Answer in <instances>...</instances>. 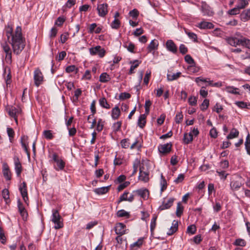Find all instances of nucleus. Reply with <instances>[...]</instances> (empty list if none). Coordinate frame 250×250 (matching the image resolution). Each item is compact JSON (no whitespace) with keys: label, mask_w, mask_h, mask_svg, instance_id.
<instances>
[{"label":"nucleus","mask_w":250,"mask_h":250,"mask_svg":"<svg viewBox=\"0 0 250 250\" xmlns=\"http://www.w3.org/2000/svg\"><path fill=\"white\" fill-rule=\"evenodd\" d=\"M21 31V27L18 26L15 30V34L8 41L12 46L13 53L16 55L21 53L26 45L25 39L23 36Z\"/></svg>","instance_id":"obj_1"},{"label":"nucleus","mask_w":250,"mask_h":250,"mask_svg":"<svg viewBox=\"0 0 250 250\" xmlns=\"http://www.w3.org/2000/svg\"><path fill=\"white\" fill-rule=\"evenodd\" d=\"M52 214L51 217V221L55 224L54 229H58L63 228V219L60 215L59 211L56 209H53Z\"/></svg>","instance_id":"obj_2"},{"label":"nucleus","mask_w":250,"mask_h":250,"mask_svg":"<svg viewBox=\"0 0 250 250\" xmlns=\"http://www.w3.org/2000/svg\"><path fill=\"white\" fill-rule=\"evenodd\" d=\"M49 157L51 158L56 164L54 166V168L56 170L61 171L64 169L65 163L62 158L59 157L56 153H53L51 156L49 155Z\"/></svg>","instance_id":"obj_3"},{"label":"nucleus","mask_w":250,"mask_h":250,"mask_svg":"<svg viewBox=\"0 0 250 250\" xmlns=\"http://www.w3.org/2000/svg\"><path fill=\"white\" fill-rule=\"evenodd\" d=\"M3 52L5 54V61L7 63H11L12 62V50L9 45L6 42H3L0 43Z\"/></svg>","instance_id":"obj_4"},{"label":"nucleus","mask_w":250,"mask_h":250,"mask_svg":"<svg viewBox=\"0 0 250 250\" xmlns=\"http://www.w3.org/2000/svg\"><path fill=\"white\" fill-rule=\"evenodd\" d=\"M242 178L241 177H237L235 179H232L230 182V189L233 191L238 190L242 186Z\"/></svg>","instance_id":"obj_5"},{"label":"nucleus","mask_w":250,"mask_h":250,"mask_svg":"<svg viewBox=\"0 0 250 250\" xmlns=\"http://www.w3.org/2000/svg\"><path fill=\"white\" fill-rule=\"evenodd\" d=\"M89 53L91 55H98L102 58L104 56L105 51L101 46L98 45L89 48Z\"/></svg>","instance_id":"obj_6"},{"label":"nucleus","mask_w":250,"mask_h":250,"mask_svg":"<svg viewBox=\"0 0 250 250\" xmlns=\"http://www.w3.org/2000/svg\"><path fill=\"white\" fill-rule=\"evenodd\" d=\"M43 76L41 70L37 68L34 72V80L35 84L38 87L43 82Z\"/></svg>","instance_id":"obj_7"},{"label":"nucleus","mask_w":250,"mask_h":250,"mask_svg":"<svg viewBox=\"0 0 250 250\" xmlns=\"http://www.w3.org/2000/svg\"><path fill=\"white\" fill-rule=\"evenodd\" d=\"M19 190L21 192V195L23 200L25 203L28 201L27 188L26 184L25 182H23L19 186Z\"/></svg>","instance_id":"obj_8"},{"label":"nucleus","mask_w":250,"mask_h":250,"mask_svg":"<svg viewBox=\"0 0 250 250\" xmlns=\"http://www.w3.org/2000/svg\"><path fill=\"white\" fill-rule=\"evenodd\" d=\"M115 231L117 234L123 235L128 232V229H126V226L123 223H117L115 227Z\"/></svg>","instance_id":"obj_9"},{"label":"nucleus","mask_w":250,"mask_h":250,"mask_svg":"<svg viewBox=\"0 0 250 250\" xmlns=\"http://www.w3.org/2000/svg\"><path fill=\"white\" fill-rule=\"evenodd\" d=\"M2 172L6 180L9 181L11 179V172L6 163H3L2 164Z\"/></svg>","instance_id":"obj_10"},{"label":"nucleus","mask_w":250,"mask_h":250,"mask_svg":"<svg viewBox=\"0 0 250 250\" xmlns=\"http://www.w3.org/2000/svg\"><path fill=\"white\" fill-rule=\"evenodd\" d=\"M28 137L26 135H22L21 137V143L24 151L26 153L28 158L30 157V152L28 148V143L27 142Z\"/></svg>","instance_id":"obj_11"},{"label":"nucleus","mask_w":250,"mask_h":250,"mask_svg":"<svg viewBox=\"0 0 250 250\" xmlns=\"http://www.w3.org/2000/svg\"><path fill=\"white\" fill-rule=\"evenodd\" d=\"M133 193H136L144 200H146L148 198L149 191L146 188L139 189L133 191Z\"/></svg>","instance_id":"obj_12"},{"label":"nucleus","mask_w":250,"mask_h":250,"mask_svg":"<svg viewBox=\"0 0 250 250\" xmlns=\"http://www.w3.org/2000/svg\"><path fill=\"white\" fill-rule=\"evenodd\" d=\"M14 161L16 173L17 176L19 177L20 176L22 171L21 164L19 158L17 156H15L14 157Z\"/></svg>","instance_id":"obj_13"},{"label":"nucleus","mask_w":250,"mask_h":250,"mask_svg":"<svg viewBox=\"0 0 250 250\" xmlns=\"http://www.w3.org/2000/svg\"><path fill=\"white\" fill-rule=\"evenodd\" d=\"M172 144L171 143L160 145L158 146V149L161 153L167 154L169 153L171 149Z\"/></svg>","instance_id":"obj_14"},{"label":"nucleus","mask_w":250,"mask_h":250,"mask_svg":"<svg viewBox=\"0 0 250 250\" xmlns=\"http://www.w3.org/2000/svg\"><path fill=\"white\" fill-rule=\"evenodd\" d=\"M166 47L168 51L173 53H176L177 51V47L174 42L171 40H168L167 41Z\"/></svg>","instance_id":"obj_15"},{"label":"nucleus","mask_w":250,"mask_h":250,"mask_svg":"<svg viewBox=\"0 0 250 250\" xmlns=\"http://www.w3.org/2000/svg\"><path fill=\"white\" fill-rule=\"evenodd\" d=\"M21 112L20 108H17L14 106H11L8 110V114L12 117H13L16 121L18 123L17 115H19Z\"/></svg>","instance_id":"obj_16"},{"label":"nucleus","mask_w":250,"mask_h":250,"mask_svg":"<svg viewBox=\"0 0 250 250\" xmlns=\"http://www.w3.org/2000/svg\"><path fill=\"white\" fill-rule=\"evenodd\" d=\"M173 202L174 199L172 198L168 199L167 201L165 199L159 209L161 210L168 209L172 206Z\"/></svg>","instance_id":"obj_17"},{"label":"nucleus","mask_w":250,"mask_h":250,"mask_svg":"<svg viewBox=\"0 0 250 250\" xmlns=\"http://www.w3.org/2000/svg\"><path fill=\"white\" fill-rule=\"evenodd\" d=\"M107 4L103 3L98 5L97 9L100 17H104L107 13Z\"/></svg>","instance_id":"obj_18"},{"label":"nucleus","mask_w":250,"mask_h":250,"mask_svg":"<svg viewBox=\"0 0 250 250\" xmlns=\"http://www.w3.org/2000/svg\"><path fill=\"white\" fill-rule=\"evenodd\" d=\"M129 192L127 191H125L124 193L120 196L119 202L122 201H128L132 202L134 200V195L132 194H130V196L128 197Z\"/></svg>","instance_id":"obj_19"},{"label":"nucleus","mask_w":250,"mask_h":250,"mask_svg":"<svg viewBox=\"0 0 250 250\" xmlns=\"http://www.w3.org/2000/svg\"><path fill=\"white\" fill-rule=\"evenodd\" d=\"M139 178L141 181L144 182H147L149 180V173L146 171H143L142 168H140Z\"/></svg>","instance_id":"obj_20"},{"label":"nucleus","mask_w":250,"mask_h":250,"mask_svg":"<svg viewBox=\"0 0 250 250\" xmlns=\"http://www.w3.org/2000/svg\"><path fill=\"white\" fill-rule=\"evenodd\" d=\"M18 207L19 212L21 215L22 216L23 218L26 219L28 215L24 207L20 200H18Z\"/></svg>","instance_id":"obj_21"},{"label":"nucleus","mask_w":250,"mask_h":250,"mask_svg":"<svg viewBox=\"0 0 250 250\" xmlns=\"http://www.w3.org/2000/svg\"><path fill=\"white\" fill-rule=\"evenodd\" d=\"M202 12L204 16H212L213 14V12L211 8L207 5L202 6Z\"/></svg>","instance_id":"obj_22"},{"label":"nucleus","mask_w":250,"mask_h":250,"mask_svg":"<svg viewBox=\"0 0 250 250\" xmlns=\"http://www.w3.org/2000/svg\"><path fill=\"white\" fill-rule=\"evenodd\" d=\"M227 41L229 44L233 46L241 45L240 38H237L236 37H230L228 39Z\"/></svg>","instance_id":"obj_23"},{"label":"nucleus","mask_w":250,"mask_h":250,"mask_svg":"<svg viewBox=\"0 0 250 250\" xmlns=\"http://www.w3.org/2000/svg\"><path fill=\"white\" fill-rule=\"evenodd\" d=\"M178 222L176 220H174L172 222V226H171L170 228L168 230V231L167 232V234L168 235H171L174 233H175L178 229Z\"/></svg>","instance_id":"obj_24"},{"label":"nucleus","mask_w":250,"mask_h":250,"mask_svg":"<svg viewBox=\"0 0 250 250\" xmlns=\"http://www.w3.org/2000/svg\"><path fill=\"white\" fill-rule=\"evenodd\" d=\"M158 44V42L157 40L151 41L147 47L148 52H151L152 51L157 49Z\"/></svg>","instance_id":"obj_25"},{"label":"nucleus","mask_w":250,"mask_h":250,"mask_svg":"<svg viewBox=\"0 0 250 250\" xmlns=\"http://www.w3.org/2000/svg\"><path fill=\"white\" fill-rule=\"evenodd\" d=\"M198 27L200 29H212L214 25L211 22L202 21L199 23Z\"/></svg>","instance_id":"obj_26"},{"label":"nucleus","mask_w":250,"mask_h":250,"mask_svg":"<svg viewBox=\"0 0 250 250\" xmlns=\"http://www.w3.org/2000/svg\"><path fill=\"white\" fill-rule=\"evenodd\" d=\"M181 75V73L180 72H177L176 73L169 72L167 74V79L168 81L176 80L180 77Z\"/></svg>","instance_id":"obj_27"},{"label":"nucleus","mask_w":250,"mask_h":250,"mask_svg":"<svg viewBox=\"0 0 250 250\" xmlns=\"http://www.w3.org/2000/svg\"><path fill=\"white\" fill-rule=\"evenodd\" d=\"M109 189V186L95 188L94 191L97 194L102 195L107 192Z\"/></svg>","instance_id":"obj_28"},{"label":"nucleus","mask_w":250,"mask_h":250,"mask_svg":"<svg viewBox=\"0 0 250 250\" xmlns=\"http://www.w3.org/2000/svg\"><path fill=\"white\" fill-rule=\"evenodd\" d=\"M146 115L145 114L140 115L138 121V125L140 127L143 128L145 126L146 123Z\"/></svg>","instance_id":"obj_29"},{"label":"nucleus","mask_w":250,"mask_h":250,"mask_svg":"<svg viewBox=\"0 0 250 250\" xmlns=\"http://www.w3.org/2000/svg\"><path fill=\"white\" fill-rule=\"evenodd\" d=\"M15 34V31L13 32L12 27L10 25H7L6 28V35L8 41L11 40L12 36Z\"/></svg>","instance_id":"obj_30"},{"label":"nucleus","mask_w":250,"mask_h":250,"mask_svg":"<svg viewBox=\"0 0 250 250\" xmlns=\"http://www.w3.org/2000/svg\"><path fill=\"white\" fill-rule=\"evenodd\" d=\"M161 193H162L167 188V183L163 174H161L160 180Z\"/></svg>","instance_id":"obj_31"},{"label":"nucleus","mask_w":250,"mask_h":250,"mask_svg":"<svg viewBox=\"0 0 250 250\" xmlns=\"http://www.w3.org/2000/svg\"><path fill=\"white\" fill-rule=\"evenodd\" d=\"M240 44L241 46L250 49V40L245 37H241L240 38Z\"/></svg>","instance_id":"obj_32"},{"label":"nucleus","mask_w":250,"mask_h":250,"mask_svg":"<svg viewBox=\"0 0 250 250\" xmlns=\"http://www.w3.org/2000/svg\"><path fill=\"white\" fill-rule=\"evenodd\" d=\"M184 142L185 144H188L191 142L193 140V137L191 132L189 133H185L183 138Z\"/></svg>","instance_id":"obj_33"},{"label":"nucleus","mask_w":250,"mask_h":250,"mask_svg":"<svg viewBox=\"0 0 250 250\" xmlns=\"http://www.w3.org/2000/svg\"><path fill=\"white\" fill-rule=\"evenodd\" d=\"M121 113L120 110L118 106H116L112 110V118L113 119H117L119 117Z\"/></svg>","instance_id":"obj_34"},{"label":"nucleus","mask_w":250,"mask_h":250,"mask_svg":"<svg viewBox=\"0 0 250 250\" xmlns=\"http://www.w3.org/2000/svg\"><path fill=\"white\" fill-rule=\"evenodd\" d=\"M142 147V144L138 138H136L135 141L130 146V148L131 149L137 148L139 150Z\"/></svg>","instance_id":"obj_35"},{"label":"nucleus","mask_w":250,"mask_h":250,"mask_svg":"<svg viewBox=\"0 0 250 250\" xmlns=\"http://www.w3.org/2000/svg\"><path fill=\"white\" fill-rule=\"evenodd\" d=\"M99 104L104 108L106 109L109 108V104H108L106 99L104 97L101 98L99 99Z\"/></svg>","instance_id":"obj_36"},{"label":"nucleus","mask_w":250,"mask_h":250,"mask_svg":"<svg viewBox=\"0 0 250 250\" xmlns=\"http://www.w3.org/2000/svg\"><path fill=\"white\" fill-rule=\"evenodd\" d=\"M239 135V131L235 128H233L230 131L229 134L227 136L228 139H232L237 137Z\"/></svg>","instance_id":"obj_37"},{"label":"nucleus","mask_w":250,"mask_h":250,"mask_svg":"<svg viewBox=\"0 0 250 250\" xmlns=\"http://www.w3.org/2000/svg\"><path fill=\"white\" fill-rule=\"evenodd\" d=\"M184 210V207L182 206L181 202H179L177 204L176 214L177 217H180L183 213Z\"/></svg>","instance_id":"obj_38"},{"label":"nucleus","mask_w":250,"mask_h":250,"mask_svg":"<svg viewBox=\"0 0 250 250\" xmlns=\"http://www.w3.org/2000/svg\"><path fill=\"white\" fill-rule=\"evenodd\" d=\"M109 79V75L106 73H102L100 76V81L102 83H106Z\"/></svg>","instance_id":"obj_39"},{"label":"nucleus","mask_w":250,"mask_h":250,"mask_svg":"<svg viewBox=\"0 0 250 250\" xmlns=\"http://www.w3.org/2000/svg\"><path fill=\"white\" fill-rule=\"evenodd\" d=\"M43 135L45 138L47 140H51L53 138L54 136L50 130H45L43 132Z\"/></svg>","instance_id":"obj_40"},{"label":"nucleus","mask_w":250,"mask_h":250,"mask_svg":"<svg viewBox=\"0 0 250 250\" xmlns=\"http://www.w3.org/2000/svg\"><path fill=\"white\" fill-rule=\"evenodd\" d=\"M130 63H132V64L131 65L130 69H129V74H131L133 73H134V72H133L134 70L136 68H137L140 64V62H139V61L138 60H135V61H133V62H130Z\"/></svg>","instance_id":"obj_41"},{"label":"nucleus","mask_w":250,"mask_h":250,"mask_svg":"<svg viewBox=\"0 0 250 250\" xmlns=\"http://www.w3.org/2000/svg\"><path fill=\"white\" fill-rule=\"evenodd\" d=\"M248 4V2L246 0H238L236 7L240 10L244 8Z\"/></svg>","instance_id":"obj_42"},{"label":"nucleus","mask_w":250,"mask_h":250,"mask_svg":"<svg viewBox=\"0 0 250 250\" xmlns=\"http://www.w3.org/2000/svg\"><path fill=\"white\" fill-rule=\"evenodd\" d=\"M117 215L119 217H125L128 218L129 217V213L124 209H121L117 211Z\"/></svg>","instance_id":"obj_43"},{"label":"nucleus","mask_w":250,"mask_h":250,"mask_svg":"<svg viewBox=\"0 0 250 250\" xmlns=\"http://www.w3.org/2000/svg\"><path fill=\"white\" fill-rule=\"evenodd\" d=\"M226 91L228 93L234 94H239V92L238 91V89L233 86H227L226 87Z\"/></svg>","instance_id":"obj_44"},{"label":"nucleus","mask_w":250,"mask_h":250,"mask_svg":"<svg viewBox=\"0 0 250 250\" xmlns=\"http://www.w3.org/2000/svg\"><path fill=\"white\" fill-rule=\"evenodd\" d=\"M121 25V22L119 19H114V21L110 24L112 28L117 29Z\"/></svg>","instance_id":"obj_45"},{"label":"nucleus","mask_w":250,"mask_h":250,"mask_svg":"<svg viewBox=\"0 0 250 250\" xmlns=\"http://www.w3.org/2000/svg\"><path fill=\"white\" fill-rule=\"evenodd\" d=\"M233 244L235 246L244 247L246 245V242L243 239L239 238L235 241Z\"/></svg>","instance_id":"obj_46"},{"label":"nucleus","mask_w":250,"mask_h":250,"mask_svg":"<svg viewBox=\"0 0 250 250\" xmlns=\"http://www.w3.org/2000/svg\"><path fill=\"white\" fill-rule=\"evenodd\" d=\"M6 71H7L6 69H5L4 73L3 75H4V77H5V80L6 84H8L10 83H11V76L10 75V70L9 69L7 70L8 73H7L6 76H5V75L6 74Z\"/></svg>","instance_id":"obj_47"},{"label":"nucleus","mask_w":250,"mask_h":250,"mask_svg":"<svg viewBox=\"0 0 250 250\" xmlns=\"http://www.w3.org/2000/svg\"><path fill=\"white\" fill-rule=\"evenodd\" d=\"M121 145L123 148H128L130 147L129 140L128 139H124L121 142Z\"/></svg>","instance_id":"obj_48"},{"label":"nucleus","mask_w":250,"mask_h":250,"mask_svg":"<svg viewBox=\"0 0 250 250\" xmlns=\"http://www.w3.org/2000/svg\"><path fill=\"white\" fill-rule=\"evenodd\" d=\"M7 134L9 138V140L10 142H12V140L13 139L15 132L13 129L12 128L10 127H7Z\"/></svg>","instance_id":"obj_49"},{"label":"nucleus","mask_w":250,"mask_h":250,"mask_svg":"<svg viewBox=\"0 0 250 250\" xmlns=\"http://www.w3.org/2000/svg\"><path fill=\"white\" fill-rule=\"evenodd\" d=\"M183 119V115L182 112H177L175 117V121L177 124L180 123Z\"/></svg>","instance_id":"obj_50"},{"label":"nucleus","mask_w":250,"mask_h":250,"mask_svg":"<svg viewBox=\"0 0 250 250\" xmlns=\"http://www.w3.org/2000/svg\"><path fill=\"white\" fill-rule=\"evenodd\" d=\"M2 196L6 202L9 199V192L7 188H4L2 191Z\"/></svg>","instance_id":"obj_51"},{"label":"nucleus","mask_w":250,"mask_h":250,"mask_svg":"<svg viewBox=\"0 0 250 250\" xmlns=\"http://www.w3.org/2000/svg\"><path fill=\"white\" fill-rule=\"evenodd\" d=\"M65 21V19L63 17H59L57 18L55 22V24L61 26Z\"/></svg>","instance_id":"obj_52"},{"label":"nucleus","mask_w":250,"mask_h":250,"mask_svg":"<svg viewBox=\"0 0 250 250\" xmlns=\"http://www.w3.org/2000/svg\"><path fill=\"white\" fill-rule=\"evenodd\" d=\"M196 231V228L195 225H191L189 226L187 230V232L188 233L191 234H194L195 233Z\"/></svg>","instance_id":"obj_53"},{"label":"nucleus","mask_w":250,"mask_h":250,"mask_svg":"<svg viewBox=\"0 0 250 250\" xmlns=\"http://www.w3.org/2000/svg\"><path fill=\"white\" fill-rule=\"evenodd\" d=\"M239 13L240 10L237 7L229 10L227 12V14L229 15H236L239 14Z\"/></svg>","instance_id":"obj_54"},{"label":"nucleus","mask_w":250,"mask_h":250,"mask_svg":"<svg viewBox=\"0 0 250 250\" xmlns=\"http://www.w3.org/2000/svg\"><path fill=\"white\" fill-rule=\"evenodd\" d=\"M122 122L118 121L115 123H114L112 125L113 131L116 132L119 131L121 127Z\"/></svg>","instance_id":"obj_55"},{"label":"nucleus","mask_w":250,"mask_h":250,"mask_svg":"<svg viewBox=\"0 0 250 250\" xmlns=\"http://www.w3.org/2000/svg\"><path fill=\"white\" fill-rule=\"evenodd\" d=\"M143 243V238H139L136 242L133 243L131 245V247L132 248H139L142 245Z\"/></svg>","instance_id":"obj_56"},{"label":"nucleus","mask_w":250,"mask_h":250,"mask_svg":"<svg viewBox=\"0 0 250 250\" xmlns=\"http://www.w3.org/2000/svg\"><path fill=\"white\" fill-rule=\"evenodd\" d=\"M185 32L190 39L192 40L195 42L197 41V37L195 34L187 31H185Z\"/></svg>","instance_id":"obj_57"},{"label":"nucleus","mask_w":250,"mask_h":250,"mask_svg":"<svg viewBox=\"0 0 250 250\" xmlns=\"http://www.w3.org/2000/svg\"><path fill=\"white\" fill-rule=\"evenodd\" d=\"M152 103L149 100L146 101L145 107V114H148L149 112V107L151 106Z\"/></svg>","instance_id":"obj_58"},{"label":"nucleus","mask_w":250,"mask_h":250,"mask_svg":"<svg viewBox=\"0 0 250 250\" xmlns=\"http://www.w3.org/2000/svg\"><path fill=\"white\" fill-rule=\"evenodd\" d=\"M209 101L208 99H205L202 103L201 106V109L202 110H206L208 107L209 106Z\"/></svg>","instance_id":"obj_59"},{"label":"nucleus","mask_w":250,"mask_h":250,"mask_svg":"<svg viewBox=\"0 0 250 250\" xmlns=\"http://www.w3.org/2000/svg\"><path fill=\"white\" fill-rule=\"evenodd\" d=\"M82 91L81 89L78 88L74 92V97L73 100L74 101H78L79 97L82 94Z\"/></svg>","instance_id":"obj_60"},{"label":"nucleus","mask_w":250,"mask_h":250,"mask_svg":"<svg viewBox=\"0 0 250 250\" xmlns=\"http://www.w3.org/2000/svg\"><path fill=\"white\" fill-rule=\"evenodd\" d=\"M75 70H76V72H77L78 68L74 65L68 66L65 68V71L67 73H71L75 71Z\"/></svg>","instance_id":"obj_61"},{"label":"nucleus","mask_w":250,"mask_h":250,"mask_svg":"<svg viewBox=\"0 0 250 250\" xmlns=\"http://www.w3.org/2000/svg\"><path fill=\"white\" fill-rule=\"evenodd\" d=\"M185 61L188 64L193 65L195 63L194 60L189 55H187L185 57Z\"/></svg>","instance_id":"obj_62"},{"label":"nucleus","mask_w":250,"mask_h":250,"mask_svg":"<svg viewBox=\"0 0 250 250\" xmlns=\"http://www.w3.org/2000/svg\"><path fill=\"white\" fill-rule=\"evenodd\" d=\"M129 184H130L129 182H128V181L125 182L124 183H122L119 185V186L117 188V189L119 191H120L123 190V189H124L126 187H127V186H128Z\"/></svg>","instance_id":"obj_63"},{"label":"nucleus","mask_w":250,"mask_h":250,"mask_svg":"<svg viewBox=\"0 0 250 250\" xmlns=\"http://www.w3.org/2000/svg\"><path fill=\"white\" fill-rule=\"evenodd\" d=\"M188 102L190 105L194 106L197 104V99L194 96H191L188 98Z\"/></svg>","instance_id":"obj_64"}]
</instances>
